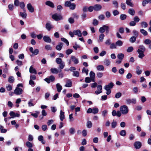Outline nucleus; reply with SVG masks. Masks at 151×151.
Returning a JSON list of instances; mask_svg holds the SVG:
<instances>
[{"instance_id": "obj_21", "label": "nucleus", "mask_w": 151, "mask_h": 151, "mask_svg": "<svg viewBox=\"0 0 151 151\" xmlns=\"http://www.w3.org/2000/svg\"><path fill=\"white\" fill-rule=\"evenodd\" d=\"M106 27H107V25H104L102 27H101L99 29V32L101 33H103L105 31L106 28Z\"/></svg>"}, {"instance_id": "obj_19", "label": "nucleus", "mask_w": 151, "mask_h": 151, "mask_svg": "<svg viewBox=\"0 0 151 151\" xmlns=\"http://www.w3.org/2000/svg\"><path fill=\"white\" fill-rule=\"evenodd\" d=\"M29 72L31 74H36L37 73L36 70L32 66L30 67Z\"/></svg>"}, {"instance_id": "obj_8", "label": "nucleus", "mask_w": 151, "mask_h": 151, "mask_svg": "<svg viewBox=\"0 0 151 151\" xmlns=\"http://www.w3.org/2000/svg\"><path fill=\"white\" fill-rule=\"evenodd\" d=\"M70 59L74 64H77L79 63L78 59L76 56L73 55H71L70 56Z\"/></svg>"}, {"instance_id": "obj_55", "label": "nucleus", "mask_w": 151, "mask_h": 151, "mask_svg": "<svg viewBox=\"0 0 151 151\" xmlns=\"http://www.w3.org/2000/svg\"><path fill=\"white\" fill-rule=\"evenodd\" d=\"M127 15L125 14H122L120 16V19L122 20H124L126 19Z\"/></svg>"}, {"instance_id": "obj_30", "label": "nucleus", "mask_w": 151, "mask_h": 151, "mask_svg": "<svg viewBox=\"0 0 151 151\" xmlns=\"http://www.w3.org/2000/svg\"><path fill=\"white\" fill-rule=\"evenodd\" d=\"M140 25L141 27L145 28L148 27V24L146 22L143 21L140 23Z\"/></svg>"}, {"instance_id": "obj_38", "label": "nucleus", "mask_w": 151, "mask_h": 151, "mask_svg": "<svg viewBox=\"0 0 151 151\" xmlns=\"http://www.w3.org/2000/svg\"><path fill=\"white\" fill-rule=\"evenodd\" d=\"M117 122L114 120L111 123V127L113 128H115L117 126Z\"/></svg>"}, {"instance_id": "obj_64", "label": "nucleus", "mask_w": 151, "mask_h": 151, "mask_svg": "<svg viewBox=\"0 0 151 151\" xmlns=\"http://www.w3.org/2000/svg\"><path fill=\"white\" fill-rule=\"evenodd\" d=\"M97 76L99 78H101L103 76V73L100 72H98L96 73Z\"/></svg>"}, {"instance_id": "obj_13", "label": "nucleus", "mask_w": 151, "mask_h": 151, "mask_svg": "<svg viewBox=\"0 0 151 151\" xmlns=\"http://www.w3.org/2000/svg\"><path fill=\"white\" fill-rule=\"evenodd\" d=\"M134 145L135 148L136 149H139L141 147L142 144L141 142L137 141L134 142Z\"/></svg>"}, {"instance_id": "obj_27", "label": "nucleus", "mask_w": 151, "mask_h": 151, "mask_svg": "<svg viewBox=\"0 0 151 151\" xmlns=\"http://www.w3.org/2000/svg\"><path fill=\"white\" fill-rule=\"evenodd\" d=\"M63 44L62 43H59V44L56 46V49L59 51L60 50L62 49V47L63 46Z\"/></svg>"}, {"instance_id": "obj_62", "label": "nucleus", "mask_w": 151, "mask_h": 151, "mask_svg": "<svg viewBox=\"0 0 151 151\" xmlns=\"http://www.w3.org/2000/svg\"><path fill=\"white\" fill-rule=\"evenodd\" d=\"M151 43V40L149 39H147L145 40L144 43L146 45L150 44Z\"/></svg>"}, {"instance_id": "obj_36", "label": "nucleus", "mask_w": 151, "mask_h": 151, "mask_svg": "<svg viewBox=\"0 0 151 151\" xmlns=\"http://www.w3.org/2000/svg\"><path fill=\"white\" fill-rule=\"evenodd\" d=\"M112 3L115 8H117L118 7V4L117 1L115 0H113L112 1Z\"/></svg>"}, {"instance_id": "obj_49", "label": "nucleus", "mask_w": 151, "mask_h": 151, "mask_svg": "<svg viewBox=\"0 0 151 151\" xmlns=\"http://www.w3.org/2000/svg\"><path fill=\"white\" fill-rule=\"evenodd\" d=\"M135 36H132V37L129 39V41L132 43H133L136 40V38Z\"/></svg>"}, {"instance_id": "obj_17", "label": "nucleus", "mask_w": 151, "mask_h": 151, "mask_svg": "<svg viewBox=\"0 0 151 151\" xmlns=\"http://www.w3.org/2000/svg\"><path fill=\"white\" fill-rule=\"evenodd\" d=\"M72 86V82L71 81L70 79H68L67 80L66 82V84L65 85V86L66 87H70Z\"/></svg>"}, {"instance_id": "obj_6", "label": "nucleus", "mask_w": 151, "mask_h": 151, "mask_svg": "<svg viewBox=\"0 0 151 151\" xmlns=\"http://www.w3.org/2000/svg\"><path fill=\"white\" fill-rule=\"evenodd\" d=\"M23 90L19 87H17L14 91V93L16 95H21L22 93Z\"/></svg>"}, {"instance_id": "obj_24", "label": "nucleus", "mask_w": 151, "mask_h": 151, "mask_svg": "<svg viewBox=\"0 0 151 151\" xmlns=\"http://www.w3.org/2000/svg\"><path fill=\"white\" fill-rule=\"evenodd\" d=\"M64 114V112H63L62 110L60 111V118L61 121H63L65 119Z\"/></svg>"}, {"instance_id": "obj_7", "label": "nucleus", "mask_w": 151, "mask_h": 151, "mask_svg": "<svg viewBox=\"0 0 151 151\" xmlns=\"http://www.w3.org/2000/svg\"><path fill=\"white\" fill-rule=\"evenodd\" d=\"M126 103L127 104H130L131 103L135 104L136 103V100L135 99H127L126 100Z\"/></svg>"}, {"instance_id": "obj_1", "label": "nucleus", "mask_w": 151, "mask_h": 151, "mask_svg": "<svg viewBox=\"0 0 151 151\" xmlns=\"http://www.w3.org/2000/svg\"><path fill=\"white\" fill-rule=\"evenodd\" d=\"M55 62L58 64L59 65V68L60 69H63L65 66V63L62 61V59L60 58H57L55 59Z\"/></svg>"}, {"instance_id": "obj_23", "label": "nucleus", "mask_w": 151, "mask_h": 151, "mask_svg": "<svg viewBox=\"0 0 151 151\" xmlns=\"http://www.w3.org/2000/svg\"><path fill=\"white\" fill-rule=\"evenodd\" d=\"M56 87L58 92L59 93L60 92L61 90L62 89V86L60 85V83H57L56 84Z\"/></svg>"}, {"instance_id": "obj_5", "label": "nucleus", "mask_w": 151, "mask_h": 151, "mask_svg": "<svg viewBox=\"0 0 151 151\" xmlns=\"http://www.w3.org/2000/svg\"><path fill=\"white\" fill-rule=\"evenodd\" d=\"M52 18L55 21H58L63 19L62 15L60 14L55 13L52 15Z\"/></svg>"}, {"instance_id": "obj_42", "label": "nucleus", "mask_w": 151, "mask_h": 151, "mask_svg": "<svg viewBox=\"0 0 151 151\" xmlns=\"http://www.w3.org/2000/svg\"><path fill=\"white\" fill-rule=\"evenodd\" d=\"M110 48L111 49H116L117 48V47L115 43H112L110 46Z\"/></svg>"}, {"instance_id": "obj_50", "label": "nucleus", "mask_w": 151, "mask_h": 151, "mask_svg": "<svg viewBox=\"0 0 151 151\" xmlns=\"http://www.w3.org/2000/svg\"><path fill=\"white\" fill-rule=\"evenodd\" d=\"M99 112V109L97 108H93L92 109V113L94 114H97Z\"/></svg>"}, {"instance_id": "obj_47", "label": "nucleus", "mask_w": 151, "mask_h": 151, "mask_svg": "<svg viewBox=\"0 0 151 151\" xmlns=\"http://www.w3.org/2000/svg\"><path fill=\"white\" fill-rule=\"evenodd\" d=\"M73 76L76 77H78L79 76V73L77 71H73Z\"/></svg>"}, {"instance_id": "obj_25", "label": "nucleus", "mask_w": 151, "mask_h": 151, "mask_svg": "<svg viewBox=\"0 0 151 151\" xmlns=\"http://www.w3.org/2000/svg\"><path fill=\"white\" fill-rule=\"evenodd\" d=\"M45 4L46 5L49 6L52 8L54 7V5L53 3L50 1H47L45 2Z\"/></svg>"}, {"instance_id": "obj_15", "label": "nucleus", "mask_w": 151, "mask_h": 151, "mask_svg": "<svg viewBox=\"0 0 151 151\" xmlns=\"http://www.w3.org/2000/svg\"><path fill=\"white\" fill-rule=\"evenodd\" d=\"M45 27L48 31H50L51 29L53 28V26L50 23H47L45 25Z\"/></svg>"}, {"instance_id": "obj_32", "label": "nucleus", "mask_w": 151, "mask_h": 151, "mask_svg": "<svg viewBox=\"0 0 151 151\" xmlns=\"http://www.w3.org/2000/svg\"><path fill=\"white\" fill-rule=\"evenodd\" d=\"M136 73L138 75H140L141 74L142 71L141 70H140V67L139 66H137L136 67Z\"/></svg>"}, {"instance_id": "obj_44", "label": "nucleus", "mask_w": 151, "mask_h": 151, "mask_svg": "<svg viewBox=\"0 0 151 151\" xmlns=\"http://www.w3.org/2000/svg\"><path fill=\"white\" fill-rule=\"evenodd\" d=\"M138 50H139L140 51L145 52V48L143 45H140L139 46Z\"/></svg>"}, {"instance_id": "obj_53", "label": "nucleus", "mask_w": 151, "mask_h": 151, "mask_svg": "<svg viewBox=\"0 0 151 151\" xmlns=\"http://www.w3.org/2000/svg\"><path fill=\"white\" fill-rule=\"evenodd\" d=\"M73 52V50L72 49H69L66 50L65 53L67 55H69L71 54Z\"/></svg>"}, {"instance_id": "obj_14", "label": "nucleus", "mask_w": 151, "mask_h": 151, "mask_svg": "<svg viewBox=\"0 0 151 151\" xmlns=\"http://www.w3.org/2000/svg\"><path fill=\"white\" fill-rule=\"evenodd\" d=\"M137 52L139 54L138 57L142 59L145 56L144 54V51H140L139 50H137Z\"/></svg>"}, {"instance_id": "obj_12", "label": "nucleus", "mask_w": 151, "mask_h": 151, "mask_svg": "<svg viewBox=\"0 0 151 151\" xmlns=\"http://www.w3.org/2000/svg\"><path fill=\"white\" fill-rule=\"evenodd\" d=\"M27 7L28 10L31 13L34 12V8L30 3H29L27 4Z\"/></svg>"}, {"instance_id": "obj_37", "label": "nucleus", "mask_w": 151, "mask_h": 151, "mask_svg": "<svg viewBox=\"0 0 151 151\" xmlns=\"http://www.w3.org/2000/svg\"><path fill=\"white\" fill-rule=\"evenodd\" d=\"M116 47L117 46H119V47H121L123 45V42H122L120 40H118L117 41H116Z\"/></svg>"}, {"instance_id": "obj_28", "label": "nucleus", "mask_w": 151, "mask_h": 151, "mask_svg": "<svg viewBox=\"0 0 151 151\" xmlns=\"http://www.w3.org/2000/svg\"><path fill=\"white\" fill-rule=\"evenodd\" d=\"M96 69L98 71H103L104 70V68L102 65H99L96 67Z\"/></svg>"}, {"instance_id": "obj_39", "label": "nucleus", "mask_w": 151, "mask_h": 151, "mask_svg": "<svg viewBox=\"0 0 151 151\" xmlns=\"http://www.w3.org/2000/svg\"><path fill=\"white\" fill-rule=\"evenodd\" d=\"M104 63L106 66L109 65L111 63L110 60L108 59H105L104 62Z\"/></svg>"}, {"instance_id": "obj_51", "label": "nucleus", "mask_w": 151, "mask_h": 151, "mask_svg": "<svg viewBox=\"0 0 151 151\" xmlns=\"http://www.w3.org/2000/svg\"><path fill=\"white\" fill-rule=\"evenodd\" d=\"M14 80V78L13 76H10L8 78V82L10 83H13Z\"/></svg>"}, {"instance_id": "obj_20", "label": "nucleus", "mask_w": 151, "mask_h": 151, "mask_svg": "<svg viewBox=\"0 0 151 151\" xmlns=\"http://www.w3.org/2000/svg\"><path fill=\"white\" fill-rule=\"evenodd\" d=\"M94 10L96 11H98L100 10L102 8V6L100 4H96L93 6Z\"/></svg>"}, {"instance_id": "obj_52", "label": "nucleus", "mask_w": 151, "mask_h": 151, "mask_svg": "<svg viewBox=\"0 0 151 151\" xmlns=\"http://www.w3.org/2000/svg\"><path fill=\"white\" fill-rule=\"evenodd\" d=\"M92 124L90 121H88L87 123L86 126L88 128H90L92 127Z\"/></svg>"}, {"instance_id": "obj_46", "label": "nucleus", "mask_w": 151, "mask_h": 151, "mask_svg": "<svg viewBox=\"0 0 151 151\" xmlns=\"http://www.w3.org/2000/svg\"><path fill=\"white\" fill-rule=\"evenodd\" d=\"M111 43V40L110 39H108L105 42V44L107 46H110Z\"/></svg>"}, {"instance_id": "obj_2", "label": "nucleus", "mask_w": 151, "mask_h": 151, "mask_svg": "<svg viewBox=\"0 0 151 151\" xmlns=\"http://www.w3.org/2000/svg\"><path fill=\"white\" fill-rule=\"evenodd\" d=\"M120 111L122 114L124 115L126 114L129 112L128 107L125 105L122 106L120 107Z\"/></svg>"}, {"instance_id": "obj_58", "label": "nucleus", "mask_w": 151, "mask_h": 151, "mask_svg": "<svg viewBox=\"0 0 151 151\" xmlns=\"http://www.w3.org/2000/svg\"><path fill=\"white\" fill-rule=\"evenodd\" d=\"M107 113L108 111L107 110H105L102 111V115L104 117H105L107 115Z\"/></svg>"}, {"instance_id": "obj_60", "label": "nucleus", "mask_w": 151, "mask_h": 151, "mask_svg": "<svg viewBox=\"0 0 151 151\" xmlns=\"http://www.w3.org/2000/svg\"><path fill=\"white\" fill-rule=\"evenodd\" d=\"M93 24L94 26H97L99 24L98 21L96 19H94L93 20Z\"/></svg>"}, {"instance_id": "obj_4", "label": "nucleus", "mask_w": 151, "mask_h": 151, "mask_svg": "<svg viewBox=\"0 0 151 151\" xmlns=\"http://www.w3.org/2000/svg\"><path fill=\"white\" fill-rule=\"evenodd\" d=\"M65 6L66 7H69L71 9H74L76 7V4L73 3H71L70 1H66L65 4Z\"/></svg>"}, {"instance_id": "obj_61", "label": "nucleus", "mask_w": 151, "mask_h": 151, "mask_svg": "<svg viewBox=\"0 0 151 151\" xmlns=\"http://www.w3.org/2000/svg\"><path fill=\"white\" fill-rule=\"evenodd\" d=\"M133 50V48L131 46L128 47L127 50L128 52H131Z\"/></svg>"}, {"instance_id": "obj_57", "label": "nucleus", "mask_w": 151, "mask_h": 151, "mask_svg": "<svg viewBox=\"0 0 151 151\" xmlns=\"http://www.w3.org/2000/svg\"><path fill=\"white\" fill-rule=\"evenodd\" d=\"M122 94L120 92H118L116 93L115 95V97L116 99H118L122 96Z\"/></svg>"}, {"instance_id": "obj_41", "label": "nucleus", "mask_w": 151, "mask_h": 151, "mask_svg": "<svg viewBox=\"0 0 151 151\" xmlns=\"http://www.w3.org/2000/svg\"><path fill=\"white\" fill-rule=\"evenodd\" d=\"M140 32L144 36H147L148 35L147 32L144 29H140Z\"/></svg>"}, {"instance_id": "obj_43", "label": "nucleus", "mask_w": 151, "mask_h": 151, "mask_svg": "<svg viewBox=\"0 0 151 151\" xmlns=\"http://www.w3.org/2000/svg\"><path fill=\"white\" fill-rule=\"evenodd\" d=\"M105 35L103 33H101L99 37V39L100 42H102L103 41Z\"/></svg>"}, {"instance_id": "obj_40", "label": "nucleus", "mask_w": 151, "mask_h": 151, "mask_svg": "<svg viewBox=\"0 0 151 151\" xmlns=\"http://www.w3.org/2000/svg\"><path fill=\"white\" fill-rule=\"evenodd\" d=\"M119 134L121 136L124 137L126 134V131L125 130H122L120 131Z\"/></svg>"}, {"instance_id": "obj_10", "label": "nucleus", "mask_w": 151, "mask_h": 151, "mask_svg": "<svg viewBox=\"0 0 151 151\" xmlns=\"http://www.w3.org/2000/svg\"><path fill=\"white\" fill-rule=\"evenodd\" d=\"M43 40L46 42L50 43L51 42L52 40L50 37L45 35L43 37Z\"/></svg>"}, {"instance_id": "obj_34", "label": "nucleus", "mask_w": 151, "mask_h": 151, "mask_svg": "<svg viewBox=\"0 0 151 151\" xmlns=\"http://www.w3.org/2000/svg\"><path fill=\"white\" fill-rule=\"evenodd\" d=\"M26 145L29 148H32L33 146V144L29 141L27 142H26Z\"/></svg>"}, {"instance_id": "obj_22", "label": "nucleus", "mask_w": 151, "mask_h": 151, "mask_svg": "<svg viewBox=\"0 0 151 151\" xmlns=\"http://www.w3.org/2000/svg\"><path fill=\"white\" fill-rule=\"evenodd\" d=\"M34 100L33 99H31L29 100L28 102L29 106H33L35 105L36 103L34 101Z\"/></svg>"}, {"instance_id": "obj_3", "label": "nucleus", "mask_w": 151, "mask_h": 151, "mask_svg": "<svg viewBox=\"0 0 151 151\" xmlns=\"http://www.w3.org/2000/svg\"><path fill=\"white\" fill-rule=\"evenodd\" d=\"M114 86L112 83L111 82L109 83L108 85H106L104 86V88L107 91L106 94L107 95H109L111 93V90L110 89L112 88Z\"/></svg>"}, {"instance_id": "obj_45", "label": "nucleus", "mask_w": 151, "mask_h": 151, "mask_svg": "<svg viewBox=\"0 0 151 151\" xmlns=\"http://www.w3.org/2000/svg\"><path fill=\"white\" fill-rule=\"evenodd\" d=\"M61 40L62 41L65 43L67 46L69 45V42L66 39L64 38H61Z\"/></svg>"}, {"instance_id": "obj_16", "label": "nucleus", "mask_w": 151, "mask_h": 151, "mask_svg": "<svg viewBox=\"0 0 151 151\" xmlns=\"http://www.w3.org/2000/svg\"><path fill=\"white\" fill-rule=\"evenodd\" d=\"M89 75L90 78H91V81L93 82H95V74L94 73L91 71L90 72Z\"/></svg>"}, {"instance_id": "obj_11", "label": "nucleus", "mask_w": 151, "mask_h": 151, "mask_svg": "<svg viewBox=\"0 0 151 151\" xmlns=\"http://www.w3.org/2000/svg\"><path fill=\"white\" fill-rule=\"evenodd\" d=\"M9 114L12 118H14L16 117H19L20 116V114L18 113H15L13 111H10Z\"/></svg>"}, {"instance_id": "obj_33", "label": "nucleus", "mask_w": 151, "mask_h": 151, "mask_svg": "<svg viewBox=\"0 0 151 151\" xmlns=\"http://www.w3.org/2000/svg\"><path fill=\"white\" fill-rule=\"evenodd\" d=\"M117 57L119 60H122L124 57V55L122 53H119L118 54Z\"/></svg>"}, {"instance_id": "obj_56", "label": "nucleus", "mask_w": 151, "mask_h": 151, "mask_svg": "<svg viewBox=\"0 0 151 151\" xmlns=\"http://www.w3.org/2000/svg\"><path fill=\"white\" fill-rule=\"evenodd\" d=\"M91 81V78L89 77H86L85 78V81L86 83H89Z\"/></svg>"}, {"instance_id": "obj_48", "label": "nucleus", "mask_w": 151, "mask_h": 151, "mask_svg": "<svg viewBox=\"0 0 151 151\" xmlns=\"http://www.w3.org/2000/svg\"><path fill=\"white\" fill-rule=\"evenodd\" d=\"M19 6L20 8L22 9L24 11H25L24 8L25 7V4L23 2H21L19 3Z\"/></svg>"}, {"instance_id": "obj_35", "label": "nucleus", "mask_w": 151, "mask_h": 151, "mask_svg": "<svg viewBox=\"0 0 151 151\" xmlns=\"http://www.w3.org/2000/svg\"><path fill=\"white\" fill-rule=\"evenodd\" d=\"M50 71L52 73L57 74L59 71L56 68H52L50 69Z\"/></svg>"}, {"instance_id": "obj_63", "label": "nucleus", "mask_w": 151, "mask_h": 151, "mask_svg": "<svg viewBox=\"0 0 151 151\" xmlns=\"http://www.w3.org/2000/svg\"><path fill=\"white\" fill-rule=\"evenodd\" d=\"M134 21L136 23L138 22L140 20L139 18L137 16H135L134 18Z\"/></svg>"}, {"instance_id": "obj_18", "label": "nucleus", "mask_w": 151, "mask_h": 151, "mask_svg": "<svg viewBox=\"0 0 151 151\" xmlns=\"http://www.w3.org/2000/svg\"><path fill=\"white\" fill-rule=\"evenodd\" d=\"M74 33L75 35H77L79 37H81L82 36V33L80 30H74Z\"/></svg>"}, {"instance_id": "obj_59", "label": "nucleus", "mask_w": 151, "mask_h": 151, "mask_svg": "<svg viewBox=\"0 0 151 151\" xmlns=\"http://www.w3.org/2000/svg\"><path fill=\"white\" fill-rule=\"evenodd\" d=\"M88 70L86 68H85L84 67L82 69V72L86 74V75H87L88 74Z\"/></svg>"}, {"instance_id": "obj_31", "label": "nucleus", "mask_w": 151, "mask_h": 151, "mask_svg": "<svg viewBox=\"0 0 151 151\" xmlns=\"http://www.w3.org/2000/svg\"><path fill=\"white\" fill-rule=\"evenodd\" d=\"M128 13L132 16H133L134 15L135 11L134 10L132 9H129L128 11Z\"/></svg>"}, {"instance_id": "obj_54", "label": "nucleus", "mask_w": 151, "mask_h": 151, "mask_svg": "<svg viewBox=\"0 0 151 151\" xmlns=\"http://www.w3.org/2000/svg\"><path fill=\"white\" fill-rule=\"evenodd\" d=\"M126 3L127 5L131 7H133L134 6L133 3L131 1L128 0H126Z\"/></svg>"}, {"instance_id": "obj_9", "label": "nucleus", "mask_w": 151, "mask_h": 151, "mask_svg": "<svg viewBox=\"0 0 151 151\" xmlns=\"http://www.w3.org/2000/svg\"><path fill=\"white\" fill-rule=\"evenodd\" d=\"M97 90L95 91V93L96 95H98L101 93L102 92V86L101 85H99L97 87Z\"/></svg>"}, {"instance_id": "obj_26", "label": "nucleus", "mask_w": 151, "mask_h": 151, "mask_svg": "<svg viewBox=\"0 0 151 151\" xmlns=\"http://www.w3.org/2000/svg\"><path fill=\"white\" fill-rule=\"evenodd\" d=\"M24 12H20L19 16L23 19H25L27 17V14L26 13L25 11H24Z\"/></svg>"}, {"instance_id": "obj_29", "label": "nucleus", "mask_w": 151, "mask_h": 151, "mask_svg": "<svg viewBox=\"0 0 151 151\" xmlns=\"http://www.w3.org/2000/svg\"><path fill=\"white\" fill-rule=\"evenodd\" d=\"M38 140L43 144H45V141L42 135H40L38 137Z\"/></svg>"}]
</instances>
